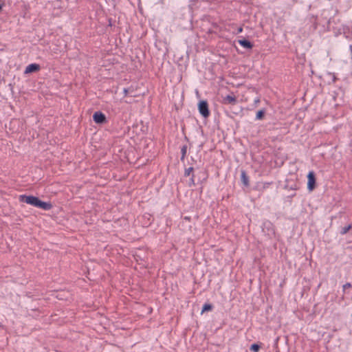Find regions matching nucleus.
<instances>
[{
	"label": "nucleus",
	"mask_w": 352,
	"mask_h": 352,
	"mask_svg": "<svg viewBox=\"0 0 352 352\" xmlns=\"http://www.w3.org/2000/svg\"><path fill=\"white\" fill-rule=\"evenodd\" d=\"M19 200L20 202L25 203L30 206L45 210H49L52 207V205L50 202L43 201L40 200L38 197L32 195H21L19 197Z\"/></svg>",
	"instance_id": "obj_1"
},
{
	"label": "nucleus",
	"mask_w": 352,
	"mask_h": 352,
	"mask_svg": "<svg viewBox=\"0 0 352 352\" xmlns=\"http://www.w3.org/2000/svg\"><path fill=\"white\" fill-rule=\"evenodd\" d=\"M198 109L200 114L204 118H208L210 116V111L208 109V104L206 100H201L198 104Z\"/></svg>",
	"instance_id": "obj_2"
},
{
	"label": "nucleus",
	"mask_w": 352,
	"mask_h": 352,
	"mask_svg": "<svg viewBox=\"0 0 352 352\" xmlns=\"http://www.w3.org/2000/svg\"><path fill=\"white\" fill-rule=\"evenodd\" d=\"M316 187V177L313 171L309 172L307 175V189L312 191Z\"/></svg>",
	"instance_id": "obj_3"
},
{
	"label": "nucleus",
	"mask_w": 352,
	"mask_h": 352,
	"mask_svg": "<svg viewBox=\"0 0 352 352\" xmlns=\"http://www.w3.org/2000/svg\"><path fill=\"white\" fill-rule=\"evenodd\" d=\"M93 120L97 124H103L106 122V116L103 113L96 111L93 115Z\"/></svg>",
	"instance_id": "obj_4"
},
{
	"label": "nucleus",
	"mask_w": 352,
	"mask_h": 352,
	"mask_svg": "<svg viewBox=\"0 0 352 352\" xmlns=\"http://www.w3.org/2000/svg\"><path fill=\"white\" fill-rule=\"evenodd\" d=\"M40 65L36 63H32L28 65L25 69V74H30L40 70Z\"/></svg>",
	"instance_id": "obj_5"
},
{
	"label": "nucleus",
	"mask_w": 352,
	"mask_h": 352,
	"mask_svg": "<svg viewBox=\"0 0 352 352\" xmlns=\"http://www.w3.org/2000/svg\"><path fill=\"white\" fill-rule=\"evenodd\" d=\"M223 102L226 104H236V98L234 95H228L223 98Z\"/></svg>",
	"instance_id": "obj_6"
},
{
	"label": "nucleus",
	"mask_w": 352,
	"mask_h": 352,
	"mask_svg": "<svg viewBox=\"0 0 352 352\" xmlns=\"http://www.w3.org/2000/svg\"><path fill=\"white\" fill-rule=\"evenodd\" d=\"M239 43L243 47L248 49H251L253 46L252 44L247 40H239Z\"/></svg>",
	"instance_id": "obj_7"
},
{
	"label": "nucleus",
	"mask_w": 352,
	"mask_h": 352,
	"mask_svg": "<svg viewBox=\"0 0 352 352\" xmlns=\"http://www.w3.org/2000/svg\"><path fill=\"white\" fill-rule=\"evenodd\" d=\"M241 181H242V182L243 183L244 185L248 186V184H249V178L247 176V175H246L245 171H242L241 172Z\"/></svg>",
	"instance_id": "obj_8"
},
{
	"label": "nucleus",
	"mask_w": 352,
	"mask_h": 352,
	"mask_svg": "<svg viewBox=\"0 0 352 352\" xmlns=\"http://www.w3.org/2000/svg\"><path fill=\"white\" fill-rule=\"evenodd\" d=\"M212 309H213V305L212 304L205 303L202 307L201 313L212 311Z\"/></svg>",
	"instance_id": "obj_9"
},
{
	"label": "nucleus",
	"mask_w": 352,
	"mask_h": 352,
	"mask_svg": "<svg viewBox=\"0 0 352 352\" xmlns=\"http://www.w3.org/2000/svg\"><path fill=\"white\" fill-rule=\"evenodd\" d=\"M352 226L351 224H348L344 227L340 228V233L341 234H345L349 232V230L351 228Z\"/></svg>",
	"instance_id": "obj_10"
},
{
	"label": "nucleus",
	"mask_w": 352,
	"mask_h": 352,
	"mask_svg": "<svg viewBox=\"0 0 352 352\" xmlns=\"http://www.w3.org/2000/svg\"><path fill=\"white\" fill-rule=\"evenodd\" d=\"M261 348V346L258 344L254 343L250 346V350L254 352H258Z\"/></svg>",
	"instance_id": "obj_11"
},
{
	"label": "nucleus",
	"mask_w": 352,
	"mask_h": 352,
	"mask_svg": "<svg viewBox=\"0 0 352 352\" xmlns=\"http://www.w3.org/2000/svg\"><path fill=\"white\" fill-rule=\"evenodd\" d=\"M264 116V111L260 110L257 112L256 118L257 120H261Z\"/></svg>",
	"instance_id": "obj_12"
},
{
	"label": "nucleus",
	"mask_w": 352,
	"mask_h": 352,
	"mask_svg": "<svg viewBox=\"0 0 352 352\" xmlns=\"http://www.w3.org/2000/svg\"><path fill=\"white\" fill-rule=\"evenodd\" d=\"M351 287L352 285L350 283H346L342 286L343 291L344 292L346 289L351 288Z\"/></svg>",
	"instance_id": "obj_13"
},
{
	"label": "nucleus",
	"mask_w": 352,
	"mask_h": 352,
	"mask_svg": "<svg viewBox=\"0 0 352 352\" xmlns=\"http://www.w3.org/2000/svg\"><path fill=\"white\" fill-rule=\"evenodd\" d=\"M193 168L192 167H190L185 170V175L188 176L192 172Z\"/></svg>",
	"instance_id": "obj_14"
},
{
	"label": "nucleus",
	"mask_w": 352,
	"mask_h": 352,
	"mask_svg": "<svg viewBox=\"0 0 352 352\" xmlns=\"http://www.w3.org/2000/svg\"><path fill=\"white\" fill-rule=\"evenodd\" d=\"M182 157H184V156L186 155V147H183L182 149Z\"/></svg>",
	"instance_id": "obj_15"
},
{
	"label": "nucleus",
	"mask_w": 352,
	"mask_h": 352,
	"mask_svg": "<svg viewBox=\"0 0 352 352\" xmlns=\"http://www.w3.org/2000/svg\"><path fill=\"white\" fill-rule=\"evenodd\" d=\"M123 92H124V96H126L128 95V93H129L128 89L124 88V90H123Z\"/></svg>",
	"instance_id": "obj_16"
},
{
	"label": "nucleus",
	"mask_w": 352,
	"mask_h": 352,
	"mask_svg": "<svg viewBox=\"0 0 352 352\" xmlns=\"http://www.w3.org/2000/svg\"><path fill=\"white\" fill-rule=\"evenodd\" d=\"M243 31V28L241 27L238 29V33H241Z\"/></svg>",
	"instance_id": "obj_17"
},
{
	"label": "nucleus",
	"mask_w": 352,
	"mask_h": 352,
	"mask_svg": "<svg viewBox=\"0 0 352 352\" xmlns=\"http://www.w3.org/2000/svg\"><path fill=\"white\" fill-rule=\"evenodd\" d=\"M3 3L0 5V12H1L2 10V8H3Z\"/></svg>",
	"instance_id": "obj_18"
},
{
	"label": "nucleus",
	"mask_w": 352,
	"mask_h": 352,
	"mask_svg": "<svg viewBox=\"0 0 352 352\" xmlns=\"http://www.w3.org/2000/svg\"><path fill=\"white\" fill-rule=\"evenodd\" d=\"M255 102H259V100L258 99V100H255Z\"/></svg>",
	"instance_id": "obj_19"
}]
</instances>
